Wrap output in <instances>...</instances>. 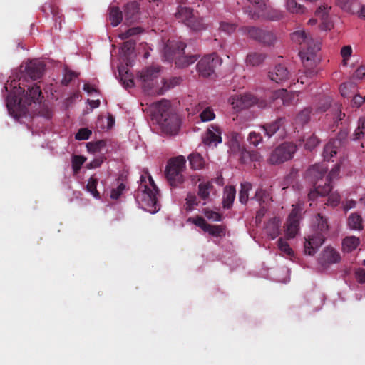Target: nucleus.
Returning <instances> with one entry per match:
<instances>
[{
  "label": "nucleus",
  "mask_w": 365,
  "mask_h": 365,
  "mask_svg": "<svg viewBox=\"0 0 365 365\" xmlns=\"http://www.w3.org/2000/svg\"><path fill=\"white\" fill-rule=\"evenodd\" d=\"M4 88L9 92L6 98V107L9 115L20 123H27L30 115L27 114L26 106L39 101L41 95L39 86L34 84L29 87L26 95H23L25 90L21 87L20 83L17 86L15 81H12L9 86H5Z\"/></svg>",
  "instance_id": "f257e3e1"
},
{
  "label": "nucleus",
  "mask_w": 365,
  "mask_h": 365,
  "mask_svg": "<svg viewBox=\"0 0 365 365\" xmlns=\"http://www.w3.org/2000/svg\"><path fill=\"white\" fill-rule=\"evenodd\" d=\"M327 165L322 162L310 167L307 171V177L313 183L314 188L308 195L309 199L314 201L318 197L327 195L332 188V182L337 179L340 171V165L336 164L327 174Z\"/></svg>",
  "instance_id": "f03ea898"
},
{
  "label": "nucleus",
  "mask_w": 365,
  "mask_h": 365,
  "mask_svg": "<svg viewBox=\"0 0 365 365\" xmlns=\"http://www.w3.org/2000/svg\"><path fill=\"white\" fill-rule=\"evenodd\" d=\"M291 39L294 43L303 45V48L299 52V56L304 66L307 70L306 73L309 76H313L314 72L311 69L317 64L316 54L321 48L320 41L313 38L304 29L297 30L292 33Z\"/></svg>",
  "instance_id": "7ed1b4c3"
},
{
  "label": "nucleus",
  "mask_w": 365,
  "mask_h": 365,
  "mask_svg": "<svg viewBox=\"0 0 365 365\" xmlns=\"http://www.w3.org/2000/svg\"><path fill=\"white\" fill-rule=\"evenodd\" d=\"M159 192L153 178L148 171H143L140 178L135 199L139 205H157Z\"/></svg>",
  "instance_id": "20e7f679"
},
{
  "label": "nucleus",
  "mask_w": 365,
  "mask_h": 365,
  "mask_svg": "<svg viewBox=\"0 0 365 365\" xmlns=\"http://www.w3.org/2000/svg\"><path fill=\"white\" fill-rule=\"evenodd\" d=\"M152 107L154 115L160 118L159 123L163 129L170 135H175L179 128V119L176 115L170 113V101L162 100L154 103Z\"/></svg>",
  "instance_id": "39448f33"
},
{
  "label": "nucleus",
  "mask_w": 365,
  "mask_h": 365,
  "mask_svg": "<svg viewBox=\"0 0 365 365\" xmlns=\"http://www.w3.org/2000/svg\"><path fill=\"white\" fill-rule=\"evenodd\" d=\"M314 227L315 234L309 236L304 242V252L309 255H314L324 242L329 230L327 218L321 213H318L315 216Z\"/></svg>",
  "instance_id": "423d86ee"
},
{
  "label": "nucleus",
  "mask_w": 365,
  "mask_h": 365,
  "mask_svg": "<svg viewBox=\"0 0 365 365\" xmlns=\"http://www.w3.org/2000/svg\"><path fill=\"white\" fill-rule=\"evenodd\" d=\"M186 160L179 155L169 160L165 168V176L172 187H178L185 180Z\"/></svg>",
  "instance_id": "0eeeda50"
},
{
  "label": "nucleus",
  "mask_w": 365,
  "mask_h": 365,
  "mask_svg": "<svg viewBox=\"0 0 365 365\" xmlns=\"http://www.w3.org/2000/svg\"><path fill=\"white\" fill-rule=\"evenodd\" d=\"M186 46L184 43L178 42L173 44V42L168 41V43L164 46L163 55L166 61H171L173 58V56L178 54L179 56L175 60V64L178 67H187L194 63L197 58L196 56H185L181 55L183 53Z\"/></svg>",
  "instance_id": "6e6552de"
},
{
  "label": "nucleus",
  "mask_w": 365,
  "mask_h": 365,
  "mask_svg": "<svg viewBox=\"0 0 365 365\" xmlns=\"http://www.w3.org/2000/svg\"><path fill=\"white\" fill-rule=\"evenodd\" d=\"M175 17L194 31H202L207 29L205 19L194 14L192 9L189 7L179 6L175 13Z\"/></svg>",
  "instance_id": "1a4fd4ad"
},
{
  "label": "nucleus",
  "mask_w": 365,
  "mask_h": 365,
  "mask_svg": "<svg viewBox=\"0 0 365 365\" xmlns=\"http://www.w3.org/2000/svg\"><path fill=\"white\" fill-rule=\"evenodd\" d=\"M160 78V68L151 66L139 73L138 79L140 81L144 90L157 93L156 89L161 88Z\"/></svg>",
  "instance_id": "9d476101"
},
{
  "label": "nucleus",
  "mask_w": 365,
  "mask_h": 365,
  "mask_svg": "<svg viewBox=\"0 0 365 365\" xmlns=\"http://www.w3.org/2000/svg\"><path fill=\"white\" fill-rule=\"evenodd\" d=\"M296 150V145L293 143H282L271 153L268 161L273 165L282 163L292 158Z\"/></svg>",
  "instance_id": "9b49d317"
},
{
  "label": "nucleus",
  "mask_w": 365,
  "mask_h": 365,
  "mask_svg": "<svg viewBox=\"0 0 365 365\" xmlns=\"http://www.w3.org/2000/svg\"><path fill=\"white\" fill-rule=\"evenodd\" d=\"M304 211L302 207H294L289 214L286 223V236L288 239L295 237L299 229V222Z\"/></svg>",
  "instance_id": "f8f14e48"
},
{
  "label": "nucleus",
  "mask_w": 365,
  "mask_h": 365,
  "mask_svg": "<svg viewBox=\"0 0 365 365\" xmlns=\"http://www.w3.org/2000/svg\"><path fill=\"white\" fill-rule=\"evenodd\" d=\"M329 201L331 204H338L341 202L343 205H365V191L363 189H359L356 192L350 193L346 197V201H341V196L337 192L331 193L329 197Z\"/></svg>",
  "instance_id": "ddd939ff"
},
{
  "label": "nucleus",
  "mask_w": 365,
  "mask_h": 365,
  "mask_svg": "<svg viewBox=\"0 0 365 365\" xmlns=\"http://www.w3.org/2000/svg\"><path fill=\"white\" fill-rule=\"evenodd\" d=\"M221 64V60L216 53L205 56L197 64L198 73L204 77L210 76L215 68Z\"/></svg>",
  "instance_id": "4468645a"
},
{
  "label": "nucleus",
  "mask_w": 365,
  "mask_h": 365,
  "mask_svg": "<svg viewBox=\"0 0 365 365\" xmlns=\"http://www.w3.org/2000/svg\"><path fill=\"white\" fill-rule=\"evenodd\" d=\"M45 65L39 59L29 61L21 66V72L24 76L36 80L41 77Z\"/></svg>",
  "instance_id": "2eb2a0df"
},
{
  "label": "nucleus",
  "mask_w": 365,
  "mask_h": 365,
  "mask_svg": "<svg viewBox=\"0 0 365 365\" xmlns=\"http://www.w3.org/2000/svg\"><path fill=\"white\" fill-rule=\"evenodd\" d=\"M284 14L282 11L268 6L266 1L262 6L255 8L253 17L263 18L272 21H277L282 19Z\"/></svg>",
  "instance_id": "dca6fc26"
},
{
  "label": "nucleus",
  "mask_w": 365,
  "mask_h": 365,
  "mask_svg": "<svg viewBox=\"0 0 365 365\" xmlns=\"http://www.w3.org/2000/svg\"><path fill=\"white\" fill-rule=\"evenodd\" d=\"M229 101L236 110L247 108L257 103L256 98L250 93L234 95L230 98Z\"/></svg>",
  "instance_id": "f3484780"
},
{
  "label": "nucleus",
  "mask_w": 365,
  "mask_h": 365,
  "mask_svg": "<svg viewBox=\"0 0 365 365\" xmlns=\"http://www.w3.org/2000/svg\"><path fill=\"white\" fill-rule=\"evenodd\" d=\"M203 143L211 148L216 147L222 142V131L219 126L210 125L202 138Z\"/></svg>",
  "instance_id": "a211bd4d"
},
{
  "label": "nucleus",
  "mask_w": 365,
  "mask_h": 365,
  "mask_svg": "<svg viewBox=\"0 0 365 365\" xmlns=\"http://www.w3.org/2000/svg\"><path fill=\"white\" fill-rule=\"evenodd\" d=\"M284 119L279 118L272 123H268L262 126V129L264 130L265 135L268 138H271L277 132H279V135L283 137L284 135Z\"/></svg>",
  "instance_id": "6ab92c4d"
},
{
  "label": "nucleus",
  "mask_w": 365,
  "mask_h": 365,
  "mask_svg": "<svg viewBox=\"0 0 365 365\" xmlns=\"http://www.w3.org/2000/svg\"><path fill=\"white\" fill-rule=\"evenodd\" d=\"M340 259V255L336 250L327 247L324 249L319 258V263L323 266H326L327 264L339 262Z\"/></svg>",
  "instance_id": "aec40b11"
},
{
  "label": "nucleus",
  "mask_w": 365,
  "mask_h": 365,
  "mask_svg": "<svg viewBox=\"0 0 365 365\" xmlns=\"http://www.w3.org/2000/svg\"><path fill=\"white\" fill-rule=\"evenodd\" d=\"M284 9L291 14L302 15L307 13V8L297 0H284Z\"/></svg>",
  "instance_id": "412c9836"
},
{
  "label": "nucleus",
  "mask_w": 365,
  "mask_h": 365,
  "mask_svg": "<svg viewBox=\"0 0 365 365\" xmlns=\"http://www.w3.org/2000/svg\"><path fill=\"white\" fill-rule=\"evenodd\" d=\"M135 43L133 41H125L120 51V56L122 60L128 66L130 64V60L135 57L134 54Z\"/></svg>",
  "instance_id": "4be33fe9"
},
{
  "label": "nucleus",
  "mask_w": 365,
  "mask_h": 365,
  "mask_svg": "<svg viewBox=\"0 0 365 365\" xmlns=\"http://www.w3.org/2000/svg\"><path fill=\"white\" fill-rule=\"evenodd\" d=\"M269 77L271 81L277 83H282L288 79L289 72L287 68L282 65H278L269 72Z\"/></svg>",
  "instance_id": "5701e85b"
},
{
  "label": "nucleus",
  "mask_w": 365,
  "mask_h": 365,
  "mask_svg": "<svg viewBox=\"0 0 365 365\" xmlns=\"http://www.w3.org/2000/svg\"><path fill=\"white\" fill-rule=\"evenodd\" d=\"M282 220L279 217H274L269 220L265 227V232L271 239L274 240L280 234Z\"/></svg>",
  "instance_id": "b1692460"
},
{
  "label": "nucleus",
  "mask_w": 365,
  "mask_h": 365,
  "mask_svg": "<svg viewBox=\"0 0 365 365\" xmlns=\"http://www.w3.org/2000/svg\"><path fill=\"white\" fill-rule=\"evenodd\" d=\"M341 146L339 140H331L325 145L323 151V158L324 160L329 161L331 158L336 155L339 148Z\"/></svg>",
  "instance_id": "393cba45"
},
{
  "label": "nucleus",
  "mask_w": 365,
  "mask_h": 365,
  "mask_svg": "<svg viewBox=\"0 0 365 365\" xmlns=\"http://www.w3.org/2000/svg\"><path fill=\"white\" fill-rule=\"evenodd\" d=\"M139 11V5L136 1H131L126 4L124 9L125 20L130 24L135 21L138 18Z\"/></svg>",
  "instance_id": "a878e982"
},
{
  "label": "nucleus",
  "mask_w": 365,
  "mask_h": 365,
  "mask_svg": "<svg viewBox=\"0 0 365 365\" xmlns=\"http://www.w3.org/2000/svg\"><path fill=\"white\" fill-rule=\"evenodd\" d=\"M118 73L120 80L125 88H128L134 86L133 74L123 65L118 66Z\"/></svg>",
  "instance_id": "bb28decb"
},
{
  "label": "nucleus",
  "mask_w": 365,
  "mask_h": 365,
  "mask_svg": "<svg viewBox=\"0 0 365 365\" xmlns=\"http://www.w3.org/2000/svg\"><path fill=\"white\" fill-rule=\"evenodd\" d=\"M296 96H297V92L288 93L285 89H280L274 93L273 98L274 100L280 99L284 105H289Z\"/></svg>",
  "instance_id": "cd10ccee"
},
{
  "label": "nucleus",
  "mask_w": 365,
  "mask_h": 365,
  "mask_svg": "<svg viewBox=\"0 0 365 365\" xmlns=\"http://www.w3.org/2000/svg\"><path fill=\"white\" fill-rule=\"evenodd\" d=\"M239 31L242 34L247 35L250 38L260 41L264 30L254 26H245L240 28Z\"/></svg>",
  "instance_id": "c85d7f7f"
},
{
  "label": "nucleus",
  "mask_w": 365,
  "mask_h": 365,
  "mask_svg": "<svg viewBox=\"0 0 365 365\" xmlns=\"http://www.w3.org/2000/svg\"><path fill=\"white\" fill-rule=\"evenodd\" d=\"M127 190V186L125 182L118 181L116 185H113L109 192V197L112 200H118L121 197L123 193Z\"/></svg>",
  "instance_id": "c756f323"
},
{
  "label": "nucleus",
  "mask_w": 365,
  "mask_h": 365,
  "mask_svg": "<svg viewBox=\"0 0 365 365\" xmlns=\"http://www.w3.org/2000/svg\"><path fill=\"white\" fill-rule=\"evenodd\" d=\"M359 238L355 236L346 237L342 242V247L344 252H351L359 245Z\"/></svg>",
  "instance_id": "7c9ffc66"
},
{
  "label": "nucleus",
  "mask_w": 365,
  "mask_h": 365,
  "mask_svg": "<svg viewBox=\"0 0 365 365\" xmlns=\"http://www.w3.org/2000/svg\"><path fill=\"white\" fill-rule=\"evenodd\" d=\"M338 5L345 11L354 14L359 8L356 0H336Z\"/></svg>",
  "instance_id": "2f4dec72"
},
{
  "label": "nucleus",
  "mask_w": 365,
  "mask_h": 365,
  "mask_svg": "<svg viewBox=\"0 0 365 365\" xmlns=\"http://www.w3.org/2000/svg\"><path fill=\"white\" fill-rule=\"evenodd\" d=\"M236 195V190L233 186H226L224 189L222 205H232Z\"/></svg>",
  "instance_id": "473e14b6"
},
{
  "label": "nucleus",
  "mask_w": 365,
  "mask_h": 365,
  "mask_svg": "<svg viewBox=\"0 0 365 365\" xmlns=\"http://www.w3.org/2000/svg\"><path fill=\"white\" fill-rule=\"evenodd\" d=\"M240 137L237 133H232L230 135L227 144L231 153H237L240 151Z\"/></svg>",
  "instance_id": "72a5a7b5"
},
{
  "label": "nucleus",
  "mask_w": 365,
  "mask_h": 365,
  "mask_svg": "<svg viewBox=\"0 0 365 365\" xmlns=\"http://www.w3.org/2000/svg\"><path fill=\"white\" fill-rule=\"evenodd\" d=\"M240 187L239 201L241 204L245 205L248 202L249 191L252 189V184L249 182H243L241 183Z\"/></svg>",
  "instance_id": "f704fd0d"
},
{
  "label": "nucleus",
  "mask_w": 365,
  "mask_h": 365,
  "mask_svg": "<svg viewBox=\"0 0 365 365\" xmlns=\"http://www.w3.org/2000/svg\"><path fill=\"white\" fill-rule=\"evenodd\" d=\"M191 168L200 170L205 165V160L199 153H192L188 157Z\"/></svg>",
  "instance_id": "c9c22d12"
},
{
  "label": "nucleus",
  "mask_w": 365,
  "mask_h": 365,
  "mask_svg": "<svg viewBox=\"0 0 365 365\" xmlns=\"http://www.w3.org/2000/svg\"><path fill=\"white\" fill-rule=\"evenodd\" d=\"M181 82V78L175 77L170 80L169 83H167L164 79H160L161 88L159 89H156L157 94H163L165 91L170 88H173L174 86L180 84Z\"/></svg>",
  "instance_id": "e433bc0d"
},
{
  "label": "nucleus",
  "mask_w": 365,
  "mask_h": 365,
  "mask_svg": "<svg viewBox=\"0 0 365 365\" xmlns=\"http://www.w3.org/2000/svg\"><path fill=\"white\" fill-rule=\"evenodd\" d=\"M109 19L113 26H117L123 19L122 12L118 7L113 6L110 9Z\"/></svg>",
  "instance_id": "4c0bfd02"
},
{
  "label": "nucleus",
  "mask_w": 365,
  "mask_h": 365,
  "mask_svg": "<svg viewBox=\"0 0 365 365\" xmlns=\"http://www.w3.org/2000/svg\"><path fill=\"white\" fill-rule=\"evenodd\" d=\"M98 182L97 178L92 176L88 180L86 185L87 191L96 199H100V194L96 189Z\"/></svg>",
  "instance_id": "58836bf2"
},
{
  "label": "nucleus",
  "mask_w": 365,
  "mask_h": 365,
  "mask_svg": "<svg viewBox=\"0 0 365 365\" xmlns=\"http://www.w3.org/2000/svg\"><path fill=\"white\" fill-rule=\"evenodd\" d=\"M212 189V182H200L198 185L199 196L204 200L208 198Z\"/></svg>",
  "instance_id": "ea45409f"
},
{
  "label": "nucleus",
  "mask_w": 365,
  "mask_h": 365,
  "mask_svg": "<svg viewBox=\"0 0 365 365\" xmlns=\"http://www.w3.org/2000/svg\"><path fill=\"white\" fill-rule=\"evenodd\" d=\"M348 225L352 230H361L362 218L357 214H351L348 218Z\"/></svg>",
  "instance_id": "a19ab883"
},
{
  "label": "nucleus",
  "mask_w": 365,
  "mask_h": 365,
  "mask_svg": "<svg viewBox=\"0 0 365 365\" xmlns=\"http://www.w3.org/2000/svg\"><path fill=\"white\" fill-rule=\"evenodd\" d=\"M205 232L216 237H221L225 235V228L223 225H212L209 224Z\"/></svg>",
  "instance_id": "79ce46f5"
},
{
  "label": "nucleus",
  "mask_w": 365,
  "mask_h": 365,
  "mask_svg": "<svg viewBox=\"0 0 365 365\" xmlns=\"http://www.w3.org/2000/svg\"><path fill=\"white\" fill-rule=\"evenodd\" d=\"M265 56L262 53H250L247 56V63L252 66L259 65L264 60Z\"/></svg>",
  "instance_id": "37998d69"
},
{
  "label": "nucleus",
  "mask_w": 365,
  "mask_h": 365,
  "mask_svg": "<svg viewBox=\"0 0 365 365\" xmlns=\"http://www.w3.org/2000/svg\"><path fill=\"white\" fill-rule=\"evenodd\" d=\"M237 27V25L236 24L227 21H222L220 23L219 30L227 35H231L236 31Z\"/></svg>",
  "instance_id": "c03bdc74"
},
{
  "label": "nucleus",
  "mask_w": 365,
  "mask_h": 365,
  "mask_svg": "<svg viewBox=\"0 0 365 365\" xmlns=\"http://www.w3.org/2000/svg\"><path fill=\"white\" fill-rule=\"evenodd\" d=\"M277 245L279 250L282 252L284 254L287 255V256H293L294 252L290 248L289 244L287 242L283 239L282 237H280L277 241Z\"/></svg>",
  "instance_id": "a18cd8bd"
},
{
  "label": "nucleus",
  "mask_w": 365,
  "mask_h": 365,
  "mask_svg": "<svg viewBox=\"0 0 365 365\" xmlns=\"http://www.w3.org/2000/svg\"><path fill=\"white\" fill-rule=\"evenodd\" d=\"M269 195L265 193L264 190L262 189H259L256 191L255 197L252 199V200H255L260 205L262 204H267L269 203Z\"/></svg>",
  "instance_id": "49530a36"
},
{
  "label": "nucleus",
  "mask_w": 365,
  "mask_h": 365,
  "mask_svg": "<svg viewBox=\"0 0 365 365\" xmlns=\"http://www.w3.org/2000/svg\"><path fill=\"white\" fill-rule=\"evenodd\" d=\"M365 129V118H360L358 120V127L353 135V140L361 139L364 136V130Z\"/></svg>",
  "instance_id": "de8ad7c7"
},
{
  "label": "nucleus",
  "mask_w": 365,
  "mask_h": 365,
  "mask_svg": "<svg viewBox=\"0 0 365 365\" xmlns=\"http://www.w3.org/2000/svg\"><path fill=\"white\" fill-rule=\"evenodd\" d=\"M86 158L81 155H73L72 158V168L74 173H77L85 163Z\"/></svg>",
  "instance_id": "09e8293b"
},
{
  "label": "nucleus",
  "mask_w": 365,
  "mask_h": 365,
  "mask_svg": "<svg viewBox=\"0 0 365 365\" xmlns=\"http://www.w3.org/2000/svg\"><path fill=\"white\" fill-rule=\"evenodd\" d=\"M204 214L206 217L212 221H221L222 215L219 212L213 211L208 207L204 209Z\"/></svg>",
  "instance_id": "8fccbe9b"
},
{
  "label": "nucleus",
  "mask_w": 365,
  "mask_h": 365,
  "mask_svg": "<svg viewBox=\"0 0 365 365\" xmlns=\"http://www.w3.org/2000/svg\"><path fill=\"white\" fill-rule=\"evenodd\" d=\"M188 221L191 222L196 226L200 227L205 232L206 231L207 226L209 225L208 223H207L205 222V219L201 216H197L195 217H190L188 219Z\"/></svg>",
  "instance_id": "3c124183"
},
{
  "label": "nucleus",
  "mask_w": 365,
  "mask_h": 365,
  "mask_svg": "<svg viewBox=\"0 0 365 365\" xmlns=\"http://www.w3.org/2000/svg\"><path fill=\"white\" fill-rule=\"evenodd\" d=\"M276 38L274 34L271 31H263V34L262 36V38L260 39L259 42H262L265 44L271 45L274 43L275 41Z\"/></svg>",
  "instance_id": "603ef678"
},
{
  "label": "nucleus",
  "mask_w": 365,
  "mask_h": 365,
  "mask_svg": "<svg viewBox=\"0 0 365 365\" xmlns=\"http://www.w3.org/2000/svg\"><path fill=\"white\" fill-rule=\"evenodd\" d=\"M319 141L317 138L312 135L305 140L304 148L308 150H312L319 145Z\"/></svg>",
  "instance_id": "864d4df0"
},
{
  "label": "nucleus",
  "mask_w": 365,
  "mask_h": 365,
  "mask_svg": "<svg viewBox=\"0 0 365 365\" xmlns=\"http://www.w3.org/2000/svg\"><path fill=\"white\" fill-rule=\"evenodd\" d=\"M200 119L202 122H208L215 118L213 110L210 108H206L200 115Z\"/></svg>",
  "instance_id": "5fc2aeb1"
},
{
  "label": "nucleus",
  "mask_w": 365,
  "mask_h": 365,
  "mask_svg": "<svg viewBox=\"0 0 365 365\" xmlns=\"http://www.w3.org/2000/svg\"><path fill=\"white\" fill-rule=\"evenodd\" d=\"M91 135V130L88 128H81L76 134V139L78 140H86Z\"/></svg>",
  "instance_id": "6e6d98bb"
},
{
  "label": "nucleus",
  "mask_w": 365,
  "mask_h": 365,
  "mask_svg": "<svg viewBox=\"0 0 365 365\" xmlns=\"http://www.w3.org/2000/svg\"><path fill=\"white\" fill-rule=\"evenodd\" d=\"M247 140L250 144H252L254 146H257L262 142V138L259 133L251 132L248 135Z\"/></svg>",
  "instance_id": "4d7b16f0"
},
{
  "label": "nucleus",
  "mask_w": 365,
  "mask_h": 365,
  "mask_svg": "<svg viewBox=\"0 0 365 365\" xmlns=\"http://www.w3.org/2000/svg\"><path fill=\"white\" fill-rule=\"evenodd\" d=\"M352 54V48L351 46H345L341 49V55L343 58L344 65L347 64V61Z\"/></svg>",
  "instance_id": "13d9d810"
},
{
  "label": "nucleus",
  "mask_w": 365,
  "mask_h": 365,
  "mask_svg": "<svg viewBox=\"0 0 365 365\" xmlns=\"http://www.w3.org/2000/svg\"><path fill=\"white\" fill-rule=\"evenodd\" d=\"M355 88V85L352 83H345L340 86L339 90L342 96L346 97L349 95L352 88Z\"/></svg>",
  "instance_id": "bf43d9fd"
},
{
  "label": "nucleus",
  "mask_w": 365,
  "mask_h": 365,
  "mask_svg": "<svg viewBox=\"0 0 365 365\" xmlns=\"http://www.w3.org/2000/svg\"><path fill=\"white\" fill-rule=\"evenodd\" d=\"M329 8L327 6H321L316 11V15L321 18L322 20L325 21L327 17Z\"/></svg>",
  "instance_id": "052dcab7"
},
{
  "label": "nucleus",
  "mask_w": 365,
  "mask_h": 365,
  "mask_svg": "<svg viewBox=\"0 0 365 365\" xmlns=\"http://www.w3.org/2000/svg\"><path fill=\"white\" fill-rule=\"evenodd\" d=\"M139 32L138 28H132L128 29L126 32H123L119 34V38L122 40H124L129 36L135 35Z\"/></svg>",
  "instance_id": "680f3d73"
},
{
  "label": "nucleus",
  "mask_w": 365,
  "mask_h": 365,
  "mask_svg": "<svg viewBox=\"0 0 365 365\" xmlns=\"http://www.w3.org/2000/svg\"><path fill=\"white\" fill-rule=\"evenodd\" d=\"M365 101V96L363 97L360 95H355L351 101V105L353 107L359 108Z\"/></svg>",
  "instance_id": "e2e57ef3"
},
{
  "label": "nucleus",
  "mask_w": 365,
  "mask_h": 365,
  "mask_svg": "<svg viewBox=\"0 0 365 365\" xmlns=\"http://www.w3.org/2000/svg\"><path fill=\"white\" fill-rule=\"evenodd\" d=\"M309 119V112L308 110L302 111L297 117V120L301 123H307Z\"/></svg>",
  "instance_id": "0e129e2a"
},
{
  "label": "nucleus",
  "mask_w": 365,
  "mask_h": 365,
  "mask_svg": "<svg viewBox=\"0 0 365 365\" xmlns=\"http://www.w3.org/2000/svg\"><path fill=\"white\" fill-rule=\"evenodd\" d=\"M77 74L71 71H66L62 79V83L65 85L68 84L73 78L76 77Z\"/></svg>",
  "instance_id": "69168bd1"
},
{
  "label": "nucleus",
  "mask_w": 365,
  "mask_h": 365,
  "mask_svg": "<svg viewBox=\"0 0 365 365\" xmlns=\"http://www.w3.org/2000/svg\"><path fill=\"white\" fill-rule=\"evenodd\" d=\"M100 120L103 123L104 121H106V125L105 126V128L108 130L111 129L115 124V120L112 115H108L107 118H101Z\"/></svg>",
  "instance_id": "338daca9"
},
{
  "label": "nucleus",
  "mask_w": 365,
  "mask_h": 365,
  "mask_svg": "<svg viewBox=\"0 0 365 365\" xmlns=\"http://www.w3.org/2000/svg\"><path fill=\"white\" fill-rule=\"evenodd\" d=\"M356 278L359 283H365V269L361 268L357 269L356 272Z\"/></svg>",
  "instance_id": "774afa93"
}]
</instances>
